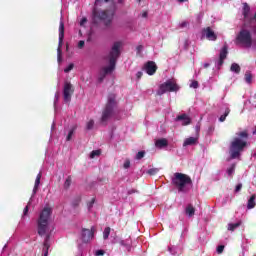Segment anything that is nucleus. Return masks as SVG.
Instances as JSON below:
<instances>
[{"label":"nucleus","instance_id":"1","mask_svg":"<svg viewBox=\"0 0 256 256\" xmlns=\"http://www.w3.org/2000/svg\"><path fill=\"white\" fill-rule=\"evenodd\" d=\"M53 213V210L49 207H45L39 215V218L37 220V231L38 235L40 237L46 236L44 240V256L49 255V239L51 237V234L49 233V219H51V215Z\"/></svg>","mask_w":256,"mask_h":256},{"label":"nucleus","instance_id":"2","mask_svg":"<svg viewBox=\"0 0 256 256\" xmlns=\"http://www.w3.org/2000/svg\"><path fill=\"white\" fill-rule=\"evenodd\" d=\"M110 3L109 9L93 11L92 23L94 25H99V21H103L105 27H111L113 23V18L115 17V12L117 11V4L113 0H96V3Z\"/></svg>","mask_w":256,"mask_h":256},{"label":"nucleus","instance_id":"3","mask_svg":"<svg viewBox=\"0 0 256 256\" xmlns=\"http://www.w3.org/2000/svg\"><path fill=\"white\" fill-rule=\"evenodd\" d=\"M247 139H249V132L247 130L236 133V137L231 141L229 148L231 159H239L241 157V153L247 147Z\"/></svg>","mask_w":256,"mask_h":256},{"label":"nucleus","instance_id":"4","mask_svg":"<svg viewBox=\"0 0 256 256\" xmlns=\"http://www.w3.org/2000/svg\"><path fill=\"white\" fill-rule=\"evenodd\" d=\"M121 55V42H114L109 54L108 61L109 66L102 68V71L109 75L112 71H115V66L117 65V59H119Z\"/></svg>","mask_w":256,"mask_h":256},{"label":"nucleus","instance_id":"5","mask_svg":"<svg viewBox=\"0 0 256 256\" xmlns=\"http://www.w3.org/2000/svg\"><path fill=\"white\" fill-rule=\"evenodd\" d=\"M248 29H252L253 31V27H245V24H243L242 29L236 36L235 45L245 47L246 49L251 48L253 45V36L251 35V31Z\"/></svg>","mask_w":256,"mask_h":256},{"label":"nucleus","instance_id":"6","mask_svg":"<svg viewBox=\"0 0 256 256\" xmlns=\"http://www.w3.org/2000/svg\"><path fill=\"white\" fill-rule=\"evenodd\" d=\"M117 96L115 94L111 93L108 95V101L102 111V116H101V123L104 125H107V121L113 117L115 113V108L117 107Z\"/></svg>","mask_w":256,"mask_h":256},{"label":"nucleus","instance_id":"7","mask_svg":"<svg viewBox=\"0 0 256 256\" xmlns=\"http://www.w3.org/2000/svg\"><path fill=\"white\" fill-rule=\"evenodd\" d=\"M172 185L176 187L179 193H183L187 185H193V180H191V177L187 174L176 172L172 178Z\"/></svg>","mask_w":256,"mask_h":256},{"label":"nucleus","instance_id":"8","mask_svg":"<svg viewBox=\"0 0 256 256\" xmlns=\"http://www.w3.org/2000/svg\"><path fill=\"white\" fill-rule=\"evenodd\" d=\"M251 8L247 3L244 4L243 7V15H244V27H252L254 35H256V13L254 16L249 17V13Z\"/></svg>","mask_w":256,"mask_h":256},{"label":"nucleus","instance_id":"9","mask_svg":"<svg viewBox=\"0 0 256 256\" xmlns=\"http://www.w3.org/2000/svg\"><path fill=\"white\" fill-rule=\"evenodd\" d=\"M179 89V86L177 83H175L173 80H167L163 84L159 86V89L157 91V95H165V93H173Z\"/></svg>","mask_w":256,"mask_h":256},{"label":"nucleus","instance_id":"10","mask_svg":"<svg viewBox=\"0 0 256 256\" xmlns=\"http://www.w3.org/2000/svg\"><path fill=\"white\" fill-rule=\"evenodd\" d=\"M63 39H65V24L63 21L60 22L59 25V43L57 48V61L61 63L63 61V51L61 47H63Z\"/></svg>","mask_w":256,"mask_h":256},{"label":"nucleus","instance_id":"11","mask_svg":"<svg viewBox=\"0 0 256 256\" xmlns=\"http://www.w3.org/2000/svg\"><path fill=\"white\" fill-rule=\"evenodd\" d=\"M75 93V89L71 82H65L64 89H63V98L65 103H71V97Z\"/></svg>","mask_w":256,"mask_h":256},{"label":"nucleus","instance_id":"12","mask_svg":"<svg viewBox=\"0 0 256 256\" xmlns=\"http://www.w3.org/2000/svg\"><path fill=\"white\" fill-rule=\"evenodd\" d=\"M95 237V229L91 228L90 230L87 228L82 229V241L83 243H89L91 239Z\"/></svg>","mask_w":256,"mask_h":256},{"label":"nucleus","instance_id":"13","mask_svg":"<svg viewBox=\"0 0 256 256\" xmlns=\"http://www.w3.org/2000/svg\"><path fill=\"white\" fill-rule=\"evenodd\" d=\"M144 69L147 75H155V73H157V64H155L153 61H148L145 64Z\"/></svg>","mask_w":256,"mask_h":256},{"label":"nucleus","instance_id":"14","mask_svg":"<svg viewBox=\"0 0 256 256\" xmlns=\"http://www.w3.org/2000/svg\"><path fill=\"white\" fill-rule=\"evenodd\" d=\"M227 45H224L220 50L219 60H218V67H222L223 63H225V59H227L228 55Z\"/></svg>","mask_w":256,"mask_h":256},{"label":"nucleus","instance_id":"15","mask_svg":"<svg viewBox=\"0 0 256 256\" xmlns=\"http://www.w3.org/2000/svg\"><path fill=\"white\" fill-rule=\"evenodd\" d=\"M203 33H205L206 39L209 41H217V34H215L211 27L204 28Z\"/></svg>","mask_w":256,"mask_h":256},{"label":"nucleus","instance_id":"16","mask_svg":"<svg viewBox=\"0 0 256 256\" xmlns=\"http://www.w3.org/2000/svg\"><path fill=\"white\" fill-rule=\"evenodd\" d=\"M176 121H182V125H191V118L187 114L178 115Z\"/></svg>","mask_w":256,"mask_h":256},{"label":"nucleus","instance_id":"17","mask_svg":"<svg viewBox=\"0 0 256 256\" xmlns=\"http://www.w3.org/2000/svg\"><path fill=\"white\" fill-rule=\"evenodd\" d=\"M119 245L125 247L127 251H131V236H128L125 240H119Z\"/></svg>","mask_w":256,"mask_h":256},{"label":"nucleus","instance_id":"18","mask_svg":"<svg viewBox=\"0 0 256 256\" xmlns=\"http://www.w3.org/2000/svg\"><path fill=\"white\" fill-rule=\"evenodd\" d=\"M167 145H169V141H167V139H165V138L158 139L155 142V146L158 149H163V147H167Z\"/></svg>","mask_w":256,"mask_h":256},{"label":"nucleus","instance_id":"19","mask_svg":"<svg viewBox=\"0 0 256 256\" xmlns=\"http://www.w3.org/2000/svg\"><path fill=\"white\" fill-rule=\"evenodd\" d=\"M41 177H43V174L41 172H39L38 175L36 176V180H35V184H34V188H33L34 195L39 190V185H41Z\"/></svg>","mask_w":256,"mask_h":256},{"label":"nucleus","instance_id":"20","mask_svg":"<svg viewBox=\"0 0 256 256\" xmlns=\"http://www.w3.org/2000/svg\"><path fill=\"white\" fill-rule=\"evenodd\" d=\"M196 144H197V138L189 137L185 139L183 143V147H189V145H196Z\"/></svg>","mask_w":256,"mask_h":256},{"label":"nucleus","instance_id":"21","mask_svg":"<svg viewBox=\"0 0 256 256\" xmlns=\"http://www.w3.org/2000/svg\"><path fill=\"white\" fill-rule=\"evenodd\" d=\"M256 195L253 194L249 200H248V203H247V209H255V205H256Z\"/></svg>","mask_w":256,"mask_h":256},{"label":"nucleus","instance_id":"22","mask_svg":"<svg viewBox=\"0 0 256 256\" xmlns=\"http://www.w3.org/2000/svg\"><path fill=\"white\" fill-rule=\"evenodd\" d=\"M186 215H188V217L195 215V207H193V205L190 204L186 207Z\"/></svg>","mask_w":256,"mask_h":256},{"label":"nucleus","instance_id":"23","mask_svg":"<svg viewBox=\"0 0 256 256\" xmlns=\"http://www.w3.org/2000/svg\"><path fill=\"white\" fill-rule=\"evenodd\" d=\"M230 70L232 71V73L239 74L241 73V66H239V64L237 63H233L230 67Z\"/></svg>","mask_w":256,"mask_h":256},{"label":"nucleus","instance_id":"24","mask_svg":"<svg viewBox=\"0 0 256 256\" xmlns=\"http://www.w3.org/2000/svg\"><path fill=\"white\" fill-rule=\"evenodd\" d=\"M230 113H231V109L226 108L224 114L219 117L220 123L225 122V119H227V117H229Z\"/></svg>","mask_w":256,"mask_h":256},{"label":"nucleus","instance_id":"25","mask_svg":"<svg viewBox=\"0 0 256 256\" xmlns=\"http://www.w3.org/2000/svg\"><path fill=\"white\" fill-rule=\"evenodd\" d=\"M253 81V75L251 74V72L247 71L245 73V82L248 83V85H251Z\"/></svg>","mask_w":256,"mask_h":256},{"label":"nucleus","instance_id":"26","mask_svg":"<svg viewBox=\"0 0 256 256\" xmlns=\"http://www.w3.org/2000/svg\"><path fill=\"white\" fill-rule=\"evenodd\" d=\"M238 227H241V222L228 224V231H235Z\"/></svg>","mask_w":256,"mask_h":256},{"label":"nucleus","instance_id":"27","mask_svg":"<svg viewBox=\"0 0 256 256\" xmlns=\"http://www.w3.org/2000/svg\"><path fill=\"white\" fill-rule=\"evenodd\" d=\"M109 235H111V228L106 227L103 232V239L105 240L109 239Z\"/></svg>","mask_w":256,"mask_h":256},{"label":"nucleus","instance_id":"28","mask_svg":"<svg viewBox=\"0 0 256 256\" xmlns=\"http://www.w3.org/2000/svg\"><path fill=\"white\" fill-rule=\"evenodd\" d=\"M71 182H72L71 176H68L64 182V189H69L71 187Z\"/></svg>","mask_w":256,"mask_h":256},{"label":"nucleus","instance_id":"29","mask_svg":"<svg viewBox=\"0 0 256 256\" xmlns=\"http://www.w3.org/2000/svg\"><path fill=\"white\" fill-rule=\"evenodd\" d=\"M106 77H107V74L101 70L99 73V77H98L99 83H103V81H105Z\"/></svg>","mask_w":256,"mask_h":256},{"label":"nucleus","instance_id":"30","mask_svg":"<svg viewBox=\"0 0 256 256\" xmlns=\"http://www.w3.org/2000/svg\"><path fill=\"white\" fill-rule=\"evenodd\" d=\"M93 127H95V121L93 119H91L90 121L87 122L86 129L88 131H91V129H93Z\"/></svg>","mask_w":256,"mask_h":256},{"label":"nucleus","instance_id":"31","mask_svg":"<svg viewBox=\"0 0 256 256\" xmlns=\"http://www.w3.org/2000/svg\"><path fill=\"white\" fill-rule=\"evenodd\" d=\"M101 155V150H93L90 153V159H95V157H99Z\"/></svg>","mask_w":256,"mask_h":256},{"label":"nucleus","instance_id":"32","mask_svg":"<svg viewBox=\"0 0 256 256\" xmlns=\"http://www.w3.org/2000/svg\"><path fill=\"white\" fill-rule=\"evenodd\" d=\"M159 173V168H151L147 171V174L150 176L157 175Z\"/></svg>","mask_w":256,"mask_h":256},{"label":"nucleus","instance_id":"33","mask_svg":"<svg viewBox=\"0 0 256 256\" xmlns=\"http://www.w3.org/2000/svg\"><path fill=\"white\" fill-rule=\"evenodd\" d=\"M79 203H81V198H80V196L76 197V198L72 201V207H79Z\"/></svg>","mask_w":256,"mask_h":256},{"label":"nucleus","instance_id":"34","mask_svg":"<svg viewBox=\"0 0 256 256\" xmlns=\"http://www.w3.org/2000/svg\"><path fill=\"white\" fill-rule=\"evenodd\" d=\"M75 133V127L74 128H72L70 131H69V133H68V135H67V137H66V141H71V137H73V134Z\"/></svg>","mask_w":256,"mask_h":256},{"label":"nucleus","instance_id":"35","mask_svg":"<svg viewBox=\"0 0 256 256\" xmlns=\"http://www.w3.org/2000/svg\"><path fill=\"white\" fill-rule=\"evenodd\" d=\"M143 157H145V151H139L137 154H136V159L138 161H140V159H143Z\"/></svg>","mask_w":256,"mask_h":256},{"label":"nucleus","instance_id":"36","mask_svg":"<svg viewBox=\"0 0 256 256\" xmlns=\"http://www.w3.org/2000/svg\"><path fill=\"white\" fill-rule=\"evenodd\" d=\"M73 67H75L73 63L69 64L68 67L64 69V73H69L70 71H73Z\"/></svg>","mask_w":256,"mask_h":256},{"label":"nucleus","instance_id":"37","mask_svg":"<svg viewBox=\"0 0 256 256\" xmlns=\"http://www.w3.org/2000/svg\"><path fill=\"white\" fill-rule=\"evenodd\" d=\"M228 175H233L235 173V164H233L230 168L227 169Z\"/></svg>","mask_w":256,"mask_h":256},{"label":"nucleus","instance_id":"38","mask_svg":"<svg viewBox=\"0 0 256 256\" xmlns=\"http://www.w3.org/2000/svg\"><path fill=\"white\" fill-rule=\"evenodd\" d=\"M190 87H192V89H198L199 88V82L194 80L192 81V83L190 84Z\"/></svg>","mask_w":256,"mask_h":256},{"label":"nucleus","instance_id":"39","mask_svg":"<svg viewBox=\"0 0 256 256\" xmlns=\"http://www.w3.org/2000/svg\"><path fill=\"white\" fill-rule=\"evenodd\" d=\"M225 250V246L224 245H220L217 247V253L219 255H221V253H223V251Z\"/></svg>","mask_w":256,"mask_h":256},{"label":"nucleus","instance_id":"40","mask_svg":"<svg viewBox=\"0 0 256 256\" xmlns=\"http://www.w3.org/2000/svg\"><path fill=\"white\" fill-rule=\"evenodd\" d=\"M124 169H129L131 167V161L126 160L123 165Z\"/></svg>","mask_w":256,"mask_h":256},{"label":"nucleus","instance_id":"41","mask_svg":"<svg viewBox=\"0 0 256 256\" xmlns=\"http://www.w3.org/2000/svg\"><path fill=\"white\" fill-rule=\"evenodd\" d=\"M241 189H243V184H238L236 187H235V193H239V191H241Z\"/></svg>","mask_w":256,"mask_h":256},{"label":"nucleus","instance_id":"42","mask_svg":"<svg viewBox=\"0 0 256 256\" xmlns=\"http://www.w3.org/2000/svg\"><path fill=\"white\" fill-rule=\"evenodd\" d=\"M95 205V198H92L91 201L88 202V209H91Z\"/></svg>","mask_w":256,"mask_h":256},{"label":"nucleus","instance_id":"43","mask_svg":"<svg viewBox=\"0 0 256 256\" xmlns=\"http://www.w3.org/2000/svg\"><path fill=\"white\" fill-rule=\"evenodd\" d=\"M84 47H85V41L80 40V41L78 42V48H79V49H83Z\"/></svg>","mask_w":256,"mask_h":256},{"label":"nucleus","instance_id":"44","mask_svg":"<svg viewBox=\"0 0 256 256\" xmlns=\"http://www.w3.org/2000/svg\"><path fill=\"white\" fill-rule=\"evenodd\" d=\"M95 255L96 256H103V255H105V250H97Z\"/></svg>","mask_w":256,"mask_h":256},{"label":"nucleus","instance_id":"45","mask_svg":"<svg viewBox=\"0 0 256 256\" xmlns=\"http://www.w3.org/2000/svg\"><path fill=\"white\" fill-rule=\"evenodd\" d=\"M188 25H189V22L184 21V22H182V23L180 24V27H181V29H183V28L187 27Z\"/></svg>","mask_w":256,"mask_h":256},{"label":"nucleus","instance_id":"46","mask_svg":"<svg viewBox=\"0 0 256 256\" xmlns=\"http://www.w3.org/2000/svg\"><path fill=\"white\" fill-rule=\"evenodd\" d=\"M85 23H87V18H82L80 21L81 27H83L85 25Z\"/></svg>","mask_w":256,"mask_h":256},{"label":"nucleus","instance_id":"47","mask_svg":"<svg viewBox=\"0 0 256 256\" xmlns=\"http://www.w3.org/2000/svg\"><path fill=\"white\" fill-rule=\"evenodd\" d=\"M148 15L149 13L147 11H143L141 16L143 17V19H147Z\"/></svg>","mask_w":256,"mask_h":256},{"label":"nucleus","instance_id":"48","mask_svg":"<svg viewBox=\"0 0 256 256\" xmlns=\"http://www.w3.org/2000/svg\"><path fill=\"white\" fill-rule=\"evenodd\" d=\"M137 79H141L143 77V72L139 71L136 74Z\"/></svg>","mask_w":256,"mask_h":256},{"label":"nucleus","instance_id":"49","mask_svg":"<svg viewBox=\"0 0 256 256\" xmlns=\"http://www.w3.org/2000/svg\"><path fill=\"white\" fill-rule=\"evenodd\" d=\"M137 52L138 53H141L142 51H143V45H139V46H137Z\"/></svg>","mask_w":256,"mask_h":256},{"label":"nucleus","instance_id":"50","mask_svg":"<svg viewBox=\"0 0 256 256\" xmlns=\"http://www.w3.org/2000/svg\"><path fill=\"white\" fill-rule=\"evenodd\" d=\"M24 215H27L29 213V206H26L23 210Z\"/></svg>","mask_w":256,"mask_h":256},{"label":"nucleus","instance_id":"51","mask_svg":"<svg viewBox=\"0 0 256 256\" xmlns=\"http://www.w3.org/2000/svg\"><path fill=\"white\" fill-rule=\"evenodd\" d=\"M133 193H137V190L131 189L128 191V195H133Z\"/></svg>","mask_w":256,"mask_h":256},{"label":"nucleus","instance_id":"52","mask_svg":"<svg viewBox=\"0 0 256 256\" xmlns=\"http://www.w3.org/2000/svg\"><path fill=\"white\" fill-rule=\"evenodd\" d=\"M207 67H209V63L204 64V69H207Z\"/></svg>","mask_w":256,"mask_h":256},{"label":"nucleus","instance_id":"53","mask_svg":"<svg viewBox=\"0 0 256 256\" xmlns=\"http://www.w3.org/2000/svg\"><path fill=\"white\" fill-rule=\"evenodd\" d=\"M179 1V3H185V1H187V0H178Z\"/></svg>","mask_w":256,"mask_h":256},{"label":"nucleus","instance_id":"54","mask_svg":"<svg viewBox=\"0 0 256 256\" xmlns=\"http://www.w3.org/2000/svg\"><path fill=\"white\" fill-rule=\"evenodd\" d=\"M252 133H253V135H256V126H255V129Z\"/></svg>","mask_w":256,"mask_h":256},{"label":"nucleus","instance_id":"55","mask_svg":"<svg viewBox=\"0 0 256 256\" xmlns=\"http://www.w3.org/2000/svg\"><path fill=\"white\" fill-rule=\"evenodd\" d=\"M138 3H141V0H138Z\"/></svg>","mask_w":256,"mask_h":256}]
</instances>
